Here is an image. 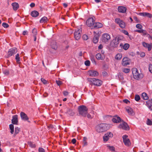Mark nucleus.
Here are the masks:
<instances>
[{
  "mask_svg": "<svg viewBox=\"0 0 152 152\" xmlns=\"http://www.w3.org/2000/svg\"><path fill=\"white\" fill-rule=\"evenodd\" d=\"M135 31L139 33H143L144 31V30L143 29L137 30H136Z\"/></svg>",
  "mask_w": 152,
  "mask_h": 152,
  "instance_id": "5fc2aeb1",
  "label": "nucleus"
},
{
  "mask_svg": "<svg viewBox=\"0 0 152 152\" xmlns=\"http://www.w3.org/2000/svg\"><path fill=\"white\" fill-rule=\"evenodd\" d=\"M88 81L90 83V84L99 86L101 85L102 82L101 80L95 78H88Z\"/></svg>",
  "mask_w": 152,
  "mask_h": 152,
  "instance_id": "7ed1b4c3",
  "label": "nucleus"
},
{
  "mask_svg": "<svg viewBox=\"0 0 152 152\" xmlns=\"http://www.w3.org/2000/svg\"><path fill=\"white\" fill-rule=\"evenodd\" d=\"M28 144L29 146L31 148H35L36 146V145L34 142L31 141L28 142Z\"/></svg>",
  "mask_w": 152,
  "mask_h": 152,
  "instance_id": "c756f323",
  "label": "nucleus"
},
{
  "mask_svg": "<svg viewBox=\"0 0 152 152\" xmlns=\"http://www.w3.org/2000/svg\"><path fill=\"white\" fill-rule=\"evenodd\" d=\"M145 53L142 52L140 54V56L142 57H143L145 56Z\"/></svg>",
  "mask_w": 152,
  "mask_h": 152,
  "instance_id": "052dcab7",
  "label": "nucleus"
},
{
  "mask_svg": "<svg viewBox=\"0 0 152 152\" xmlns=\"http://www.w3.org/2000/svg\"><path fill=\"white\" fill-rule=\"evenodd\" d=\"M90 61L89 60H86L85 62V64L86 66H89L90 65Z\"/></svg>",
  "mask_w": 152,
  "mask_h": 152,
  "instance_id": "a18cd8bd",
  "label": "nucleus"
},
{
  "mask_svg": "<svg viewBox=\"0 0 152 152\" xmlns=\"http://www.w3.org/2000/svg\"><path fill=\"white\" fill-rule=\"evenodd\" d=\"M135 100L137 101H138L140 99V96L138 95H136L134 98Z\"/></svg>",
  "mask_w": 152,
  "mask_h": 152,
  "instance_id": "37998d69",
  "label": "nucleus"
},
{
  "mask_svg": "<svg viewBox=\"0 0 152 152\" xmlns=\"http://www.w3.org/2000/svg\"><path fill=\"white\" fill-rule=\"evenodd\" d=\"M103 48V46L102 45L100 44L98 46V48L99 49H101Z\"/></svg>",
  "mask_w": 152,
  "mask_h": 152,
  "instance_id": "774afa93",
  "label": "nucleus"
},
{
  "mask_svg": "<svg viewBox=\"0 0 152 152\" xmlns=\"http://www.w3.org/2000/svg\"><path fill=\"white\" fill-rule=\"evenodd\" d=\"M119 43V42L117 41V39L114 38L110 42V46L112 48H117L118 47Z\"/></svg>",
  "mask_w": 152,
  "mask_h": 152,
  "instance_id": "6e6552de",
  "label": "nucleus"
},
{
  "mask_svg": "<svg viewBox=\"0 0 152 152\" xmlns=\"http://www.w3.org/2000/svg\"><path fill=\"white\" fill-rule=\"evenodd\" d=\"M20 131V128L18 127H16L15 128V133L16 134H18L19 133Z\"/></svg>",
  "mask_w": 152,
  "mask_h": 152,
  "instance_id": "79ce46f5",
  "label": "nucleus"
},
{
  "mask_svg": "<svg viewBox=\"0 0 152 152\" xmlns=\"http://www.w3.org/2000/svg\"><path fill=\"white\" fill-rule=\"evenodd\" d=\"M122 65L124 66H126L129 64V61L128 58L127 57H124L122 61Z\"/></svg>",
  "mask_w": 152,
  "mask_h": 152,
  "instance_id": "f3484780",
  "label": "nucleus"
},
{
  "mask_svg": "<svg viewBox=\"0 0 152 152\" xmlns=\"http://www.w3.org/2000/svg\"><path fill=\"white\" fill-rule=\"evenodd\" d=\"M138 15L143 17L146 16L148 18H151L152 17V15L148 12H138L137 13Z\"/></svg>",
  "mask_w": 152,
  "mask_h": 152,
  "instance_id": "4468645a",
  "label": "nucleus"
},
{
  "mask_svg": "<svg viewBox=\"0 0 152 152\" xmlns=\"http://www.w3.org/2000/svg\"><path fill=\"white\" fill-rule=\"evenodd\" d=\"M47 17H44L41 19L40 20V22L41 23H45L47 22Z\"/></svg>",
  "mask_w": 152,
  "mask_h": 152,
  "instance_id": "c85d7f7f",
  "label": "nucleus"
},
{
  "mask_svg": "<svg viewBox=\"0 0 152 152\" xmlns=\"http://www.w3.org/2000/svg\"><path fill=\"white\" fill-rule=\"evenodd\" d=\"M107 146L110 150L112 151L115 150V148L113 146Z\"/></svg>",
  "mask_w": 152,
  "mask_h": 152,
  "instance_id": "49530a36",
  "label": "nucleus"
},
{
  "mask_svg": "<svg viewBox=\"0 0 152 152\" xmlns=\"http://www.w3.org/2000/svg\"><path fill=\"white\" fill-rule=\"evenodd\" d=\"M130 71L129 69L128 68H124L122 69V71L126 73H128Z\"/></svg>",
  "mask_w": 152,
  "mask_h": 152,
  "instance_id": "58836bf2",
  "label": "nucleus"
},
{
  "mask_svg": "<svg viewBox=\"0 0 152 152\" xmlns=\"http://www.w3.org/2000/svg\"><path fill=\"white\" fill-rule=\"evenodd\" d=\"M146 123L148 125H152V122L149 119H148Z\"/></svg>",
  "mask_w": 152,
  "mask_h": 152,
  "instance_id": "c03bdc74",
  "label": "nucleus"
},
{
  "mask_svg": "<svg viewBox=\"0 0 152 152\" xmlns=\"http://www.w3.org/2000/svg\"><path fill=\"white\" fill-rule=\"evenodd\" d=\"M123 102L126 103L127 104L128 103H129L130 102L127 99H125L123 100Z\"/></svg>",
  "mask_w": 152,
  "mask_h": 152,
  "instance_id": "13d9d810",
  "label": "nucleus"
},
{
  "mask_svg": "<svg viewBox=\"0 0 152 152\" xmlns=\"http://www.w3.org/2000/svg\"><path fill=\"white\" fill-rule=\"evenodd\" d=\"M114 38L115 39H116L117 40V41L119 42L121 40L123 39V36L119 35L115 37Z\"/></svg>",
  "mask_w": 152,
  "mask_h": 152,
  "instance_id": "f704fd0d",
  "label": "nucleus"
},
{
  "mask_svg": "<svg viewBox=\"0 0 152 152\" xmlns=\"http://www.w3.org/2000/svg\"><path fill=\"white\" fill-rule=\"evenodd\" d=\"M110 39V37L109 34L107 33H104L102 36V40L103 42L106 43Z\"/></svg>",
  "mask_w": 152,
  "mask_h": 152,
  "instance_id": "423d86ee",
  "label": "nucleus"
},
{
  "mask_svg": "<svg viewBox=\"0 0 152 152\" xmlns=\"http://www.w3.org/2000/svg\"><path fill=\"white\" fill-rule=\"evenodd\" d=\"M35 4L34 3H32L30 4V6L31 7H33L35 6Z\"/></svg>",
  "mask_w": 152,
  "mask_h": 152,
  "instance_id": "69168bd1",
  "label": "nucleus"
},
{
  "mask_svg": "<svg viewBox=\"0 0 152 152\" xmlns=\"http://www.w3.org/2000/svg\"><path fill=\"white\" fill-rule=\"evenodd\" d=\"M28 32L27 31H23V35H27Z\"/></svg>",
  "mask_w": 152,
  "mask_h": 152,
  "instance_id": "e2e57ef3",
  "label": "nucleus"
},
{
  "mask_svg": "<svg viewBox=\"0 0 152 152\" xmlns=\"http://www.w3.org/2000/svg\"><path fill=\"white\" fill-rule=\"evenodd\" d=\"M111 127V125L106 124H101L97 125L96 130L99 132H102L109 129Z\"/></svg>",
  "mask_w": 152,
  "mask_h": 152,
  "instance_id": "f257e3e1",
  "label": "nucleus"
},
{
  "mask_svg": "<svg viewBox=\"0 0 152 152\" xmlns=\"http://www.w3.org/2000/svg\"><path fill=\"white\" fill-rule=\"evenodd\" d=\"M76 142V140L75 139H73L72 140V142L73 144H75Z\"/></svg>",
  "mask_w": 152,
  "mask_h": 152,
  "instance_id": "680f3d73",
  "label": "nucleus"
},
{
  "mask_svg": "<svg viewBox=\"0 0 152 152\" xmlns=\"http://www.w3.org/2000/svg\"><path fill=\"white\" fill-rule=\"evenodd\" d=\"M83 38L84 40H87L88 39V36L86 34H84L83 36Z\"/></svg>",
  "mask_w": 152,
  "mask_h": 152,
  "instance_id": "09e8293b",
  "label": "nucleus"
},
{
  "mask_svg": "<svg viewBox=\"0 0 152 152\" xmlns=\"http://www.w3.org/2000/svg\"><path fill=\"white\" fill-rule=\"evenodd\" d=\"M12 5L13 10L15 11L17 10L19 7V5L17 3H13L12 4Z\"/></svg>",
  "mask_w": 152,
  "mask_h": 152,
  "instance_id": "b1692460",
  "label": "nucleus"
},
{
  "mask_svg": "<svg viewBox=\"0 0 152 152\" xmlns=\"http://www.w3.org/2000/svg\"><path fill=\"white\" fill-rule=\"evenodd\" d=\"M41 81L44 84H46L47 83V81L43 78L41 79Z\"/></svg>",
  "mask_w": 152,
  "mask_h": 152,
  "instance_id": "6e6d98bb",
  "label": "nucleus"
},
{
  "mask_svg": "<svg viewBox=\"0 0 152 152\" xmlns=\"http://www.w3.org/2000/svg\"><path fill=\"white\" fill-rule=\"evenodd\" d=\"M17 52V49L16 48H12L9 50L7 55L5 56V57L8 58L15 54Z\"/></svg>",
  "mask_w": 152,
  "mask_h": 152,
  "instance_id": "20e7f679",
  "label": "nucleus"
},
{
  "mask_svg": "<svg viewBox=\"0 0 152 152\" xmlns=\"http://www.w3.org/2000/svg\"><path fill=\"white\" fill-rule=\"evenodd\" d=\"M39 152H45V150L43 148L40 147L38 149Z\"/></svg>",
  "mask_w": 152,
  "mask_h": 152,
  "instance_id": "3c124183",
  "label": "nucleus"
},
{
  "mask_svg": "<svg viewBox=\"0 0 152 152\" xmlns=\"http://www.w3.org/2000/svg\"><path fill=\"white\" fill-rule=\"evenodd\" d=\"M126 111L129 115H132L133 112L132 109L129 107H126Z\"/></svg>",
  "mask_w": 152,
  "mask_h": 152,
  "instance_id": "5701e85b",
  "label": "nucleus"
},
{
  "mask_svg": "<svg viewBox=\"0 0 152 152\" xmlns=\"http://www.w3.org/2000/svg\"><path fill=\"white\" fill-rule=\"evenodd\" d=\"M81 28L75 30L74 33V37L76 40H78L80 39L81 36Z\"/></svg>",
  "mask_w": 152,
  "mask_h": 152,
  "instance_id": "39448f33",
  "label": "nucleus"
},
{
  "mask_svg": "<svg viewBox=\"0 0 152 152\" xmlns=\"http://www.w3.org/2000/svg\"><path fill=\"white\" fill-rule=\"evenodd\" d=\"M152 104L151 103V102L150 100H148L146 102V105L148 106V107Z\"/></svg>",
  "mask_w": 152,
  "mask_h": 152,
  "instance_id": "ea45409f",
  "label": "nucleus"
},
{
  "mask_svg": "<svg viewBox=\"0 0 152 152\" xmlns=\"http://www.w3.org/2000/svg\"><path fill=\"white\" fill-rule=\"evenodd\" d=\"M68 92L67 91H63V94L64 96H67L68 95Z\"/></svg>",
  "mask_w": 152,
  "mask_h": 152,
  "instance_id": "bf43d9fd",
  "label": "nucleus"
},
{
  "mask_svg": "<svg viewBox=\"0 0 152 152\" xmlns=\"http://www.w3.org/2000/svg\"><path fill=\"white\" fill-rule=\"evenodd\" d=\"M120 46L121 47H123V48L125 50H127L129 47V45L128 43H125L124 45L122 43H121Z\"/></svg>",
  "mask_w": 152,
  "mask_h": 152,
  "instance_id": "bb28decb",
  "label": "nucleus"
},
{
  "mask_svg": "<svg viewBox=\"0 0 152 152\" xmlns=\"http://www.w3.org/2000/svg\"><path fill=\"white\" fill-rule=\"evenodd\" d=\"M122 57V55L121 53L117 54L115 56V58L118 60L120 59Z\"/></svg>",
  "mask_w": 152,
  "mask_h": 152,
  "instance_id": "e433bc0d",
  "label": "nucleus"
},
{
  "mask_svg": "<svg viewBox=\"0 0 152 152\" xmlns=\"http://www.w3.org/2000/svg\"><path fill=\"white\" fill-rule=\"evenodd\" d=\"M128 136L124 135L123 136L122 138L123 142L125 145L126 146H129L130 144V142L129 139L128 138Z\"/></svg>",
  "mask_w": 152,
  "mask_h": 152,
  "instance_id": "ddd939ff",
  "label": "nucleus"
},
{
  "mask_svg": "<svg viewBox=\"0 0 152 152\" xmlns=\"http://www.w3.org/2000/svg\"><path fill=\"white\" fill-rule=\"evenodd\" d=\"M94 36L93 38V41L94 43L96 44L98 42L99 38V34L96 33L95 31L94 32Z\"/></svg>",
  "mask_w": 152,
  "mask_h": 152,
  "instance_id": "2eb2a0df",
  "label": "nucleus"
},
{
  "mask_svg": "<svg viewBox=\"0 0 152 152\" xmlns=\"http://www.w3.org/2000/svg\"><path fill=\"white\" fill-rule=\"evenodd\" d=\"M149 71L152 73V65L150 64L149 65Z\"/></svg>",
  "mask_w": 152,
  "mask_h": 152,
  "instance_id": "864d4df0",
  "label": "nucleus"
},
{
  "mask_svg": "<svg viewBox=\"0 0 152 152\" xmlns=\"http://www.w3.org/2000/svg\"><path fill=\"white\" fill-rule=\"evenodd\" d=\"M83 146H86L87 145V141H83Z\"/></svg>",
  "mask_w": 152,
  "mask_h": 152,
  "instance_id": "0e129e2a",
  "label": "nucleus"
},
{
  "mask_svg": "<svg viewBox=\"0 0 152 152\" xmlns=\"http://www.w3.org/2000/svg\"><path fill=\"white\" fill-rule=\"evenodd\" d=\"M88 109L83 105L80 106L78 107V111L79 114L83 117H86L88 113Z\"/></svg>",
  "mask_w": 152,
  "mask_h": 152,
  "instance_id": "f03ea898",
  "label": "nucleus"
},
{
  "mask_svg": "<svg viewBox=\"0 0 152 152\" xmlns=\"http://www.w3.org/2000/svg\"><path fill=\"white\" fill-rule=\"evenodd\" d=\"M118 128L125 130L129 129V127L127 124L124 122H123L122 123L120 124L118 126Z\"/></svg>",
  "mask_w": 152,
  "mask_h": 152,
  "instance_id": "9d476101",
  "label": "nucleus"
},
{
  "mask_svg": "<svg viewBox=\"0 0 152 152\" xmlns=\"http://www.w3.org/2000/svg\"><path fill=\"white\" fill-rule=\"evenodd\" d=\"M142 26L140 24H138L136 25V27L138 29H141L142 28Z\"/></svg>",
  "mask_w": 152,
  "mask_h": 152,
  "instance_id": "8fccbe9b",
  "label": "nucleus"
},
{
  "mask_svg": "<svg viewBox=\"0 0 152 152\" xmlns=\"http://www.w3.org/2000/svg\"><path fill=\"white\" fill-rule=\"evenodd\" d=\"M31 14L33 17H36L39 15V13L37 11L34 10L31 12Z\"/></svg>",
  "mask_w": 152,
  "mask_h": 152,
  "instance_id": "cd10ccee",
  "label": "nucleus"
},
{
  "mask_svg": "<svg viewBox=\"0 0 152 152\" xmlns=\"http://www.w3.org/2000/svg\"><path fill=\"white\" fill-rule=\"evenodd\" d=\"M129 55L132 56H134L135 55V53L133 52H130L129 53Z\"/></svg>",
  "mask_w": 152,
  "mask_h": 152,
  "instance_id": "4d7b16f0",
  "label": "nucleus"
},
{
  "mask_svg": "<svg viewBox=\"0 0 152 152\" xmlns=\"http://www.w3.org/2000/svg\"><path fill=\"white\" fill-rule=\"evenodd\" d=\"M142 96L143 99L145 100H147L148 97L147 96V94L146 93L144 92L142 94Z\"/></svg>",
  "mask_w": 152,
  "mask_h": 152,
  "instance_id": "72a5a7b5",
  "label": "nucleus"
},
{
  "mask_svg": "<svg viewBox=\"0 0 152 152\" xmlns=\"http://www.w3.org/2000/svg\"><path fill=\"white\" fill-rule=\"evenodd\" d=\"M12 123L14 124L18 125V115H17L12 116Z\"/></svg>",
  "mask_w": 152,
  "mask_h": 152,
  "instance_id": "dca6fc26",
  "label": "nucleus"
},
{
  "mask_svg": "<svg viewBox=\"0 0 152 152\" xmlns=\"http://www.w3.org/2000/svg\"><path fill=\"white\" fill-rule=\"evenodd\" d=\"M67 113H68L69 115L71 116H73L74 114V113L72 111V110L71 109H68L67 111Z\"/></svg>",
  "mask_w": 152,
  "mask_h": 152,
  "instance_id": "473e14b6",
  "label": "nucleus"
},
{
  "mask_svg": "<svg viewBox=\"0 0 152 152\" xmlns=\"http://www.w3.org/2000/svg\"><path fill=\"white\" fill-rule=\"evenodd\" d=\"M2 26L4 28H7L9 27V25L7 23H3L2 24Z\"/></svg>",
  "mask_w": 152,
  "mask_h": 152,
  "instance_id": "de8ad7c7",
  "label": "nucleus"
},
{
  "mask_svg": "<svg viewBox=\"0 0 152 152\" xmlns=\"http://www.w3.org/2000/svg\"><path fill=\"white\" fill-rule=\"evenodd\" d=\"M118 10L120 12L125 13L126 12V8L123 6H119L118 7Z\"/></svg>",
  "mask_w": 152,
  "mask_h": 152,
  "instance_id": "412c9836",
  "label": "nucleus"
},
{
  "mask_svg": "<svg viewBox=\"0 0 152 152\" xmlns=\"http://www.w3.org/2000/svg\"><path fill=\"white\" fill-rule=\"evenodd\" d=\"M103 26V24L102 23L99 22L96 23L94 25V28H101Z\"/></svg>",
  "mask_w": 152,
  "mask_h": 152,
  "instance_id": "393cba45",
  "label": "nucleus"
},
{
  "mask_svg": "<svg viewBox=\"0 0 152 152\" xmlns=\"http://www.w3.org/2000/svg\"><path fill=\"white\" fill-rule=\"evenodd\" d=\"M142 45L145 48L148 49V51H150L151 50L152 48L151 44H148V43L144 42L142 43Z\"/></svg>",
  "mask_w": 152,
  "mask_h": 152,
  "instance_id": "aec40b11",
  "label": "nucleus"
},
{
  "mask_svg": "<svg viewBox=\"0 0 152 152\" xmlns=\"http://www.w3.org/2000/svg\"><path fill=\"white\" fill-rule=\"evenodd\" d=\"M89 75L91 77H95L99 75L98 72L96 71L89 70L88 72Z\"/></svg>",
  "mask_w": 152,
  "mask_h": 152,
  "instance_id": "a211bd4d",
  "label": "nucleus"
},
{
  "mask_svg": "<svg viewBox=\"0 0 152 152\" xmlns=\"http://www.w3.org/2000/svg\"><path fill=\"white\" fill-rule=\"evenodd\" d=\"M96 58L98 60H102L103 58L100 53H97L96 55Z\"/></svg>",
  "mask_w": 152,
  "mask_h": 152,
  "instance_id": "c9c22d12",
  "label": "nucleus"
},
{
  "mask_svg": "<svg viewBox=\"0 0 152 152\" xmlns=\"http://www.w3.org/2000/svg\"><path fill=\"white\" fill-rule=\"evenodd\" d=\"M118 77L120 80H123L124 79V77L122 74L121 73L118 74Z\"/></svg>",
  "mask_w": 152,
  "mask_h": 152,
  "instance_id": "4c0bfd02",
  "label": "nucleus"
},
{
  "mask_svg": "<svg viewBox=\"0 0 152 152\" xmlns=\"http://www.w3.org/2000/svg\"><path fill=\"white\" fill-rule=\"evenodd\" d=\"M123 33L124 34L126 35H128L129 34L128 32L126 30H124L123 31Z\"/></svg>",
  "mask_w": 152,
  "mask_h": 152,
  "instance_id": "338daca9",
  "label": "nucleus"
},
{
  "mask_svg": "<svg viewBox=\"0 0 152 152\" xmlns=\"http://www.w3.org/2000/svg\"><path fill=\"white\" fill-rule=\"evenodd\" d=\"M113 134L110 132H109L106 134L103 137V140L104 141H107L109 139L110 137H113Z\"/></svg>",
  "mask_w": 152,
  "mask_h": 152,
  "instance_id": "f8f14e48",
  "label": "nucleus"
},
{
  "mask_svg": "<svg viewBox=\"0 0 152 152\" xmlns=\"http://www.w3.org/2000/svg\"><path fill=\"white\" fill-rule=\"evenodd\" d=\"M15 59L16 62L18 64H20V55L18 53H17L15 56Z\"/></svg>",
  "mask_w": 152,
  "mask_h": 152,
  "instance_id": "7c9ffc66",
  "label": "nucleus"
},
{
  "mask_svg": "<svg viewBox=\"0 0 152 152\" xmlns=\"http://www.w3.org/2000/svg\"><path fill=\"white\" fill-rule=\"evenodd\" d=\"M121 119L119 117L115 116L112 119V121L115 123H119L121 122Z\"/></svg>",
  "mask_w": 152,
  "mask_h": 152,
  "instance_id": "4be33fe9",
  "label": "nucleus"
},
{
  "mask_svg": "<svg viewBox=\"0 0 152 152\" xmlns=\"http://www.w3.org/2000/svg\"><path fill=\"white\" fill-rule=\"evenodd\" d=\"M32 34H33V36L34 37V41H36L37 39V37L36 35L37 34V30L35 28H34L32 31Z\"/></svg>",
  "mask_w": 152,
  "mask_h": 152,
  "instance_id": "a878e982",
  "label": "nucleus"
},
{
  "mask_svg": "<svg viewBox=\"0 0 152 152\" xmlns=\"http://www.w3.org/2000/svg\"><path fill=\"white\" fill-rule=\"evenodd\" d=\"M115 22L118 24L121 28H124L125 27V23L119 18H116L115 20Z\"/></svg>",
  "mask_w": 152,
  "mask_h": 152,
  "instance_id": "0eeeda50",
  "label": "nucleus"
},
{
  "mask_svg": "<svg viewBox=\"0 0 152 152\" xmlns=\"http://www.w3.org/2000/svg\"><path fill=\"white\" fill-rule=\"evenodd\" d=\"M9 127L11 130L10 133L13 134L14 132V126L13 124H11L9 125Z\"/></svg>",
  "mask_w": 152,
  "mask_h": 152,
  "instance_id": "2f4dec72",
  "label": "nucleus"
},
{
  "mask_svg": "<svg viewBox=\"0 0 152 152\" xmlns=\"http://www.w3.org/2000/svg\"><path fill=\"white\" fill-rule=\"evenodd\" d=\"M56 83L58 86L61 85L62 83V82L59 80H56Z\"/></svg>",
  "mask_w": 152,
  "mask_h": 152,
  "instance_id": "603ef678",
  "label": "nucleus"
},
{
  "mask_svg": "<svg viewBox=\"0 0 152 152\" xmlns=\"http://www.w3.org/2000/svg\"><path fill=\"white\" fill-rule=\"evenodd\" d=\"M132 74L134 78L136 80H138L139 78L140 74L138 72L137 69L134 68L132 70Z\"/></svg>",
  "mask_w": 152,
  "mask_h": 152,
  "instance_id": "1a4fd4ad",
  "label": "nucleus"
},
{
  "mask_svg": "<svg viewBox=\"0 0 152 152\" xmlns=\"http://www.w3.org/2000/svg\"><path fill=\"white\" fill-rule=\"evenodd\" d=\"M3 73L4 75H8L10 73V72L9 70L7 69H5V70H4L3 71Z\"/></svg>",
  "mask_w": 152,
  "mask_h": 152,
  "instance_id": "a19ab883",
  "label": "nucleus"
},
{
  "mask_svg": "<svg viewBox=\"0 0 152 152\" xmlns=\"http://www.w3.org/2000/svg\"><path fill=\"white\" fill-rule=\"evenodd\" d=\"M94 20L92 18H90L88 19L86 21V24L88 27H91L94 24Z\"/></svg>",
  "mask_w": 152,
  "mask_h": 152,
  "instance_id": "9b49d317",
  "label": "nucleus"
},
{
  "mask_svg": "<svg viewBox=\"0 0 152 152\" xmlns=\"http://www.w3.org/2000/svg\"><path fill=\"white\" fill-rule=\"evenodd\" d=\"M20 115L21 119L24 121H27L28 119V118L26 114L23 112L20 113Z\"/></svg>",
  "mask_w": 152,
  "mask_h": 152,
  "instance_id": "6ab92c4d",
  "label": "nucleus"
}]
</instances>
